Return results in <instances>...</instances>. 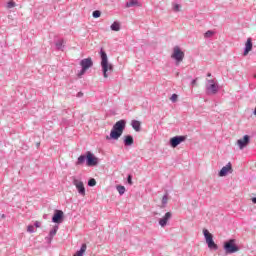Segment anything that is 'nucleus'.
Returning a JSON list of instances; mask_svg holds the SVG:
<instances>
[{"instance_id":"19","label":"nucleus","mask_w":256,"mask_h":256,"mask_svg":"<svg viewBox=\"0 0 256 256\" xmlns=\"http://www.w3.org/2000/svg\"><path fill=\"white\" fill-rule=\"evenodd\" d=\"M87 251V244H82L79 251L76 252L75 256H83V254Z\"/></svg>"},{"instance_id":"12","label":"nucleus","mask_w":256,"mask_h":256,"mask_svg":"<svg viewBox=\"0 0 256 256\" xmlns=\"http://www.w3.org/2000/svg\"><path fill=\"white\" fill-rule=\"evenodd\" d=\"M171 217H173V213L166 212L165 215L159 220L160 227H167V223H169Z\"/></svg>"},{"instance_id":"4","label":"nucleus","mask_w":256,"mask_h":256,"mask_svg":"<svg viewBox=\"0 0 256 256\" xmlns=\"http://www.w3.org/2000/svg\"><path fill=\"white\" fill-rule=\"evenodd\" d=\"M203 235H204L205 241L208 245V248H210L212 251H217V249H219V246L213 240V234H211L209 232V230L204 229Z\"/></svg>"},{"instance_id":"32","label":"nucleus","mask_w":256,"mask_h":256,"mask_svg":"<svg viewBox=\"0 0 256 256\" xmlns=\"http://www.w3.org/2000/svg\"><path fill=\"white\" fill-rule=\"evenodd\" d=\"M85 73H87V69L82 68V69L80 70V72L78 73V77H83V75H85Z\"/></svg>"},{"instance_id":"23","label":"nucleus","mask_w":256,"mask_h":256,"mask_svg":"<svg viewBox=\"0 0 256 256\" xmlns=\"http://www.w3.org/2000/svg\"><path fill=\"white\" fill-rule=\"evenodd\" d=\"M65 42L63 40H58L56 43H55V46L56 48L58 49V51H63V44Z\"/></svg>"},{"instance_id":"31","label":"nucleus","mask_w":256,"mask_h":256,"mask_svg":"<svg viewBox=\"0 0 256 256\" xmlns=\"http://www.w3.org/2000/svg\"><path fill=\"white\" fill-rule=\"evenodd\" d=\"M27 231H28V233H35V227L33 225H29L27 227Z\"/></svg>"},{"instance_id":"7","label":"nucleus","mask_w":256,"mask_h":256,"mask_svg":"<svg viewBox=\"0 0 256 256\" xmlns=\"http://www.w3.org/2000/svg\"><path fill=\"white\" fill-rule=\"evenodd\" d=\"M86 165L88 167H95L99 165V158L95 157L90 151L86 152Z\"/></svg>"},{"instance_id":"5","label":"nucleus","mask_w":256,"mask_h":256,"mask_svg":"<svg viewBox=\"0 0 256 256\" xmlns=\"http://www.w3.org/2000/svg\"><path fill=\"white\" fill-rule=\"evenodd\" d=\"M171 58L176 61V65H179V63H181L183 59H185V52H183L179 46H175L173 48Z\"/></svg>"},{"instance_id":"10","label":"nucleus","mask_w":256,"mask_h":256,"mask_svg":"<svg viewBox=\"0 0 256 256\" xmlns=\"http://www.w3.org/2000/svg\"><path fill=\"white\" fill-rule=\"evenodd\" d=\"M228 173H233V166L231 165V162H229L226 166L222 167L218 175L219 177H227Z\"/></svg>"},{"instance_id":"39","label":"nucleus","mask_w":256,"mask_h":256,"mask_svg":"<svg viewBox=\"0 0 256 256\" xmlns=\"http://www.w3.org/2000/svg\"><path fill=\"white\" fill-rule=\"evenodd\" d=\"M34 226H36V227H41V223H40L39 221H36V222L34 223Z\"/></svg>"},{"instance_id":"34","label":"nucleus","mask_w":256,"mask_h":256,"mask_svg":"<svg viewBox=\"0 0 256 256\" xmlns=\"http://www.w3.org/2000/svg\"><path fill=\"white\" fill-rule=\"evenodd\" d=\"M177 98H178L177 94H173L170 99L172 103H175L177 101Z\"/></svg>"},{"instance_id":"11","label":"nucleus","mask_w":256,"mask_h":256,"mask_svg":"<svg viewBox=\"0 0 256 256\" xmlns=\"http://www.w3.org/2000/svg\"><path fill=\"white\" fill-rule=\"evenodd\" d=\"M207 95H217L219 93V86L217 84H208L206 85Z\"/></svg>"},{"instance_id":"8","label":"nucleus","mask_w":256,"mask_h":256,"mask_svg":"<svg viewBox=\"0 0 256 256\" xmlns=\"http://www.w3.org/2000/svg\"><path fill=\"white\" fill-rule=\"evenodd\" d=\"M249 143H251V137L249 135H244L243 138L237 140L236 145H238L240 150H243Z\"/></svg>"},{"instance_id":"16","label":"nucleus","mask_w":256,"mask_h":256,"mask_svg":"<svg viewBox=\"0 0 256 256\" xmlns=\"http://www.w3.org/2000/svg\"><path fill=\"white\" fill-rule=\"evenodd\" d=\"M131 127L136 131V133H139V131H141V122L139 120H132Z\"/></svg>"},{"instance_id":"9","label":"nucleus","mask_w":256,"mask_h":256,"mask_svg":"<svg viewBox=\"0 0 256 256\" xmlns=\"http://www.w3.org/2000/svg\"><path fill=\"white\" fill-rule=\"evenodd\" d=\"M72 183L74 186H76V189L79 195H82V197H85V185L83 184V181L78 180L77 178H73Z\"/></svg>"},{"instance_id":"42","label":"nucleus","mask_w":256,"mask_h":256,"mask_svg":"<svg viewBox=\"0 0 256 256\" xmlns=\"http://www.w3.org/2000/svg\"><path fill=\"white\" fill-rule=\"evenodd\" d=\"M176 77H179V72L176 74Z\"/></svg>"},{"instance_id":"26","label":"nucleus","mask_w":256,"mask_h":256,"mask_svg":"<svg viewBox=\"0 0 256 256\" xmlns=\"http://www.w3.org/2000/svg\"><path fill=\"white\" fill-rule=\"evenodd\" d=\"M57 231H59V226H54V228L49 232L50 238L54 235H57Z\"/></svg>"},{"instance_id":"22","label":"nucleus","mask_w":256,"mask_h":256,"mask_svg":"<svg viewBox=\"0 0 256 256\" xmlns=\"http://www.w3.org/2000/svg\"><path fill=\"white\" fill-rule=\"evenodd\" d=\"M172 9L175 13H179V11H181V5L177 4L175 2L172 3Z\"/></svg>"},{"instance_id":"35","label":"nucleus","mask_w":256,"mask_h":256,"mask_svg":"<svg viewBox=\"0 0 256 256\" xmlns=\"http://www.w3.org/2000/svg\"><path fill=\"white\" fill-rule=\"evenodd\" d=\"M46 241H48V243H51V241H53V237H51V235L49 234V235L46 237Z\"/></svg>"},{"instance_id":"37","label":"nucleus","mask_w":256,"mask_h":256,"mask_svg":"<svg viewBox=\"0 0 256 256\" xmlns=\"http://www.w3.org/2000/svg\"><path fill=\"white\" fill-rule=\"evenodd\" d=\"M191 85H193V86L197 85V79H193L191 82Z\"/></svg>"},{"instance_id":"17","label":"nucleus","mask_w":256,"mask_h":256,"mask_svg":"<svg viewBox=\"0 0 256 256\" xmlns=\"http://www.w3.org/2000/svg\"><path fill=\"white\" fill-rule=\"evenodd\" d=\"M133 143H134L133 136H131V135L124 136V145L126 147H131V145H133Z\"/></svg>"},{"instance_id":"20","label":"nucleus","mask_w":256,"mask_h":256,"mask_svg":"<svg viewBox=\"0 0 256 256\" xmlns=\"http://www.w3.org/2000/svg\"><path fill=\"white\" fill-rule=\"evenodd\" d=\"M111 31H121V24L119 22H114L110 26Z\"/></svg>"},{"instance_id":"28","label":"nucleus","mask_w":256,"mask_h":256,"mask_svg":"<svg viewBox=\"0 0 256 256\" xmlns=\"http://www.w3.org/2000/svg\"><path fill=\"white\" fill-rule=\"evenodd\" d=\"M92 17H93L94 19H99V17H101V11L95 10V11L92 13Z\"/></svg>"},{"instance_id":"27","label":"nucleus","mask_w":256,"mask_h":256,"mask_svg":"<svg viewBox=\"0 0 256 256\" xmlns=\"http://www.w3.org/2000/svg\"><path fill=\"white\" fill-rule=\"evenodd\" d=\"M16 6L17 4L13 0L9 1L6 5L7 9H13V7H16Z\"/></svg>"},{"instance_id":"6","label":"nucleus","mask_w":256,"mask_h":256,"mask_svg":"<svg viewBox=\"0 0 256 256\" xmlns=\"http://www.w3.org/2000/svg\"><path fill=\"white\" fill-rule=\"evenodd\" d=\"M185 141H187V136H183V135L174 136V137L170 138L169 145H170V147L175 149L176 147H179V145H181V143H185Z\"/></svg>"},{"instance_id":"38","label":"nucleus","mask_w":256,"mask_h":256,"mask_svg":"<svg viewBox=\"0 0 256 256\" xmlns=\"http://www.w3.org/2000/svg\"><path fill=\"white\" fill-rule=\"evenodd\" d=\"M76 97H78V98L83 97V92H78L77 95H76Z\"/></svg>"},{"instance_id":"14","label":"nucleus","mask_w":256,"mask_h":256,"mask_svg":"<svg viewBox=\"0 0 256 256\" xmlns=\"http://www.w3.org/2000/svg\"><path fill=\"white\" fill-rule=\"evenodd\" d=\"M63 211L62 210H55V213L52 217L53 223H63Z\"/></svg>"},{"instance_id":"29","label":"nucleus","mask_w":256,"mask_h":256,"mask_svg":"<svg viewBox=\"0 0 256 256\" xmlns=\"http://www.w3.org/2000/svg\"><path fill=\"white\" fill-rule=\"evenodd\" d=\"M95 185H97V180H95L94 178H91L88 181V187H95Z\"/></svg>"},{"instance_id":"25","label":"nucleus","mask_w":256,"mask_h":256,"mask_svg":"<svg viewBox=\"0 0 256 256\" xmlns=\"http://www.w3.org/2000/svg\"><path fill=\"white\" fill-rule=\"evenodd\" d=\"M167 201H169V194L166 193L163 197H162V207H167Z\"/></svg>"},{"instance_id":"18","label":"nucleus","mask_w":256,"mask_h":256,"mask_svg":"<svg viewBox=\"0 0 256 256\" xmlns=\"http://www.w3.org/2000/svg\"><path fill=\"white\" fill-rule=\"evenodd\" d=\"M87 161V154L86 155H80L77 159L76 165H83Z\"/></svg>"},{"instance_id":"36","label":"nucleus","mask_w":256,"mask_h":256,"mask_svg":"<svg viewBox=\"0 0 256 256\" xmlns=\"http://www.w3.org/2000/svg\"><path fill=\"white\" fill-rule=\"evenodd\" d=\"M208 83H209V85H215V80H213V79L208 80Z\"/></svg>"},{"instance_id":"30","label":"nucleus","mask_w":256,"mask_h":256,"mask_svg":"<svg viewBox=\"0 0 256 256\" xmlns=\"http://www.w3.org/2000/svg\"><path fill=\"white\" fill-rule=\"evenodd\" d=\"M213 35H214V32L211 31V30H208V31L204 34V37H205L206 39H209L210 37H213Z\"/></svg>"},{"instance_id":"15","label":"nucleus","mask_w":256,"mask_h":256,"mask_svg":"<svg viewBox=\"0 0 256 256\" xmlns=\"http://www.w3.org/2000/svg\"><path fill=\"white\" fill-rule=\"evenodd\" d=\"M253 49V42L251 38H248L245 44L244 55H249V51Z\"/></svg>"},{"instance_id":"1","label":"nucleus","mask_w":256,"mask_h":256,"mask_svg":"<svg viewBox=\"0 0 256 256\" xmlns=\"http://www.w3.org/2000/svg\"><path fill=\"white\" fill-rule=\"evenodd\" d=\"M100 58H101V68L104 79H107L109 77V73H113V64L109 63V58L107 57V52L103 50V48L100 49Z\"/></svg>"},{"instance_id":"21","label":"nucleus","mask_w":256,"mask_h":256,"mask_svg":"<svg viewBox=\"0 0 256 256\" xmlns=\"http://www.w3.org/2000/svg\"><path fill=\"white\" fill-rule=\"evenodd\" d=\"M137 5H139V1L138 0H130V1L126 2V7L127 8L137 7Z\"/></svg>"},{"instance_id":"40","label":"nucleus","mask_w":256,"mask_h":256,"mask_svg":"<svg viewBox=\"0 0 256 256\" xmlns=\"http://www.w3.org/2000/svg\"><path fill=\"white\" fill-rule=\"evenodd\" d=\"M252 203H254L256 205V197L252 198Z\"/></svg>"},{"instance_id":"41","label":"nucleus","mask_w":256,"mask_h":256,"mask_svg":"<svg viewBox=\"0 0 256 256\" xmlns=\"http://www.w3.org/2000/svg\"><path fill=\"white\" fill-rule=\"evenodd\" d=\"M207 77H211V73H208V74H207Z\"/></svg>"},{"instance_id":"3","label":"nucleus","mask_w":256,"mask_h":256,"mask_svg":"<svg viewBox=\"0 0 256 256\" xmlns=\"http://www.w3.org/2000/svg\"><path fill=\"white\" fill-rule=\"evenodd\" d=\"M224 251L226 255H231L233 253H237L239 251V246L236 244L235 239H230L226 242H224Z\"/></svg>"},{"instance_id":"24","label":"nucleus","mask_w":256,"mask_h":256,"mask_svg":"<svg viewBox=\"0 0 256 256\" xmlns=\"http://www.w3.org/2000/svg\"><path fill=\"white\" fill-rule=\"evenodd\" d=\"M116 189H117L119 195H125V186H123V185H117V186H116Z\"/></svg>"},{"instance_id":"13","label":"nucleus","mask_w":256,"mask_h":256,"mask_svg":"<svg viewBox=\"0 0 256 256\" xmlns=\"http://www.w3.org/2000/svg\"><path fill=\"white\" fill-rule=\"evenodd\" d=\"M80 67L86 70L91 69V67H93V59H91V57L82 59L80 61Z\"/></svg>"},{"instance_id":"33","label":"nucleus","mask_w":256,"mask_h":256,"mask_svg":"<svg viewBox=\"0 0 256 256\" xmlns=\"http://www.w3.org/2000/svg\"><path fill=\"white\" fill-rule=\"evenodd\" d=\"M127 182H128V185H133V176L128 175Z\"/></svg>"},{"instance_id":"2","label":"nucleus","mask_w":256,"mask_h":256,"mask_svg":"<svg viewBox=\"0 0 256 256\" xmlns=\"http://www.w3.org/2000/svg\"><path fill=\"white\" fill-rule=\"evenodd\" d=\"M127 126V120H119L114 125L110 132V136H107L106 139H114L117 141L121 135H123V131H125V127Z\"/></svg>"}]
</instances>
